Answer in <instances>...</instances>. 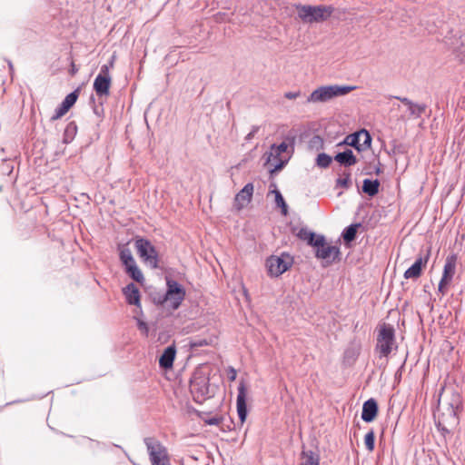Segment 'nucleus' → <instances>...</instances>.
<instances>
[{
    "mask_svg": "<svg viewBox=\"0 0 465 465\" xmlns=\"http://www.w3.org/2000/svg\"><path fill=\"white\" fill-rule=\"evenodd\" d=\"M126 274L132 278L134 281L143 283L144 281L143 274L142 271L139 269L137 264L135 266H129L127 270L125 271Z\"/></svg>",
    "mask_w": 465,
    "mask_h": 465,
    "instance_id": "bb28decb",
    "label": "nucleus"
},
{
    "mask_svg": "<svg viewBox=\"0 0 465 465\" xmlns=\"http://www.w3.org/2000/svg\"><path fill=\"white\" fill-rule=\"evenodd\" d=\"M76 72H77V69L75 68L74 64H72L71 74L74 75Z\"/></svg>",
    "mask_w": 465,
    "mask_h": 465,
    "instance_id": "09e8293b",
    "label": "nucleus"
},
{
    "mask_svg": "<svg viewBox=\"0 0 465 465\" xmlns=\"http://www.w3.org/2000/svg\"><path fill=\"white\" fill-rule=\"evenodd\" d=\"M296 10L299 18L305 24L322 23L332 14L333 8L327 5H298Z\"/></svg>",
    "mask_w": 465,
    "mask_h": 465,
    "instance_id": "7ed1b4c3",
    "label": "nucleus"
},
{
    "mask_svg": "<svg viewBox=\"0 0 465 465\" xmlns=\"http://www.w3.org/2000/svg\"><path fill=\"white\" fill-rule=\"evenodd\" d=\"M291 159V156H282L279 158H272V161H275V164L273 165V168L270 170V174L273 175L274 173H277L278 172L282 171L285 165L288 163L289 160Z\"/></svg>",
    "mask_w": 465,
    "mask_h": 465,
    "instance_id": "cd10ccee",
    "label": "nucleus"
},
{
    "mask_svg": "<svg viewBox=\"0 0 465 465\" xmlns=\"http://www.w3.org/2000/svg\"><path fill=\"white\" fill-rule=\"evenodd\" d=\"M293 263V258L287 252L281 255H272L266 260L268 273L272 277H278L288 271Z\"/></svg>",
    "mask_w": 465,
    "mask_h": 465,
    "instance_id": "0eeeda50",
    "label": "nucleus"
},
{
    "mask_svg": "<svg viewBox=\"0 0 465 465\" xmlns=\"http://www.w3.org/2000/svg\"><path fill=\"white\" fill-rule=\"evenodd\" d=\"M258 129H259L258 127H254V128L252 129V132H250V133L246 135V140H250V139L254 135V134L258 131Z\"/></svg>",
    "mask_w": 465,
    "mask_h": 465,
    "instance_id": "c03bdc74",
    "label": "nucleus"
},
{
    "mask_svg": "<svg viewBox=\"0 0 465 465\" xmlns=\"http://www.w3.org/2000/svg\"><path fill=\"white\" fill-rule=\"evenodd\" d=\"M77 133V126L74 122L69 123L64 132L63 142L64 143H71Z\"/></svg>",
    "mask_w": 465,
    "mask_h": 465,
    "instance_id": "b1692460",
    "label": "nucleus"
},
{
    "mask_svg": "<svg viewBox=\"0 0 465 465\" xmlns=\"http://www.w3.org/2000/svg\"><path fill=\"white\" fill-rule=\"evenodd\" d=\"M393 98L401 101V105L397 104V108L401 113L417 116L430 114V112H427V105L425 104L414 103L406 97L393 96Z\"/></svg>",
    "mask_w": 465,
    "mask_h": 465,
    "instance_id": "ddd939ff",
    "label": "nucleus"
},
{
    "mask_svg": "<svg viewBox=\"0 0 465 465\" xmlns=\"http://www.w3.org/2000/svg\"><path fill=\"white\" fill-rule=\"evenodd\" d=\"M208 342L205 339H196L192 342L193 347H202L207 345Z\"/></svg>",
    "mask_w": 465,
    "mask_h": 465,
    "instance_id": "4c0bfd02",
    "label": "nucleus"
},
{
    "mask_svg": "<svg viewBox=\"0 0 465 465\" xmlns=\"http://www.w3.org/2000/svg\"><path fill=\"white\" fill-rule=\"evenodd\" d=\"M335 160L340 163L344 167L349 166V149L344 150L341 153H339L335 156Z\"/></svg>",
    "mask_w": 465,
    "mask_h": 465,
    "instance_id": "2f4dec72",
    "label": "nucleus"
},
{
    "mask_svg": "<svg viewBox=\"0 0 465 465\" xmlns=\"http://www.w3.org/2000/svg\"><path fill=\"white\" fill-rule=\"evenodd\" d=\"M272 193L275 195V203H276V205L279 208H281L282 214L286 215L287 213H288V206H287V203H285V200H284L283 196L282 195L281 192L279 190H277V189H274L272 191Z\"/></svg>",
    "mask_w": 465,
    "mask_h": 465,
    "instance_id": "c85d7f7f",
    "label": "nucleus"
},
{
    "mask_svg": "<svg viewBox=\"0 0 465 465\" xmlns=\"http://www.w3.org/2000/svg\"><path fill=\"white\" fill-rule=\"evenodd\" d=\"M113 62H111L110 65L104 64L101 67L100 74L94 79V89L98 96H107L109 94L112 83L109 69L110 67H113Z\"/></svg>",
    "mask_w": 465,
    "mask_h": 465,
    "instance_id": "f8f14e48",
    "label": "nucleus"
},
{
    "mask_svg": "<svg viewBox=\"0 0 465 465\" xmlns=\"http://www.w3.org/2000/svg\"><path fill=\"white\" fill-rule=\"evenodd\" d=\"M296 236L299 239L305 241L309 245L313 246L318 235L309 229L302 227L296 232Z\"/></svg>",
    "mask_w": 465,
    "mask_h": 465,
    "instance_id": "5701e85b",
    "label": "nucleus"
},
{
    "mask_svg": "<svg viewBox=\"0 0 465 465\" xmlns=\"http://www.w3.org/2000/svg\"><path fill=\"white\" fill-rule=\"evenodd\" d=\"M221 418L213 417L207 420V423L210 425H218L221 422Z\"/></svg>",
    "mask_w": 465,
    "mask_h": 465,
    "instance_id": "a19ab883",
    "label": "nucleus"
},
{
    "mask_svg": "<svg viewBox=\"0 0 465 465\" xmlns=\"http://www.w3.org/2000/svg\"><path fill=\"white\" fill-rule=\"evenodd\" d=\"M441 430H442L443 433L444 432H449V430L446 428H442Z\"/></svg>",
    "mask_w": 465,
    "mask_h": 465,
    "instance_id": "3c124183",
    "label": "nucleus"
},
{
    "mask_svg": "<svg viewBox=\"0 0 465 465\" xmlns=\"http://www.w3.org/2000/svg\"><path fill=\"white\" fill-rule=\"evenodd\" d=\"M349 143H350V140H349V134L346 135L344 137V139L342 140V142L341 143V144H345V145H349Z\"/></svg>",
    "mask_w": 465,
    "mask_h": 465,
    "instance_id": "de8ad7c7",
    "label": "nucleus"
},
{
    "mask_svg": "<svg viewBox=\"0 0 465 465\" xmlns=\"http://www.w3.org/2000/svg\"><path fill=\"white\" fill-rule=\"evenodd\" d=\"M117 249L121 262H132V259H134L130 248L128 247V242L124 244H119Z\"/></svg>",
    "mask_w": 465,
    "mask_h": 465,
    "instance_id": "393cba45",
    "label": "nucleus"
},
{
    "mask_svg": "<svg viewBox=\"0 0 465 465\" xmlns=\"http://www.w3.org/2000/svg\"><path fill=\"white\" fill-rule=\"evenodd\" d=\"M371 136L367 130L361 129L351 134V147L355 148L358 152L368 150L371 147Z\"/></svg>",
    "mask_w": 465,
    "mask_h": 465,
    "instance_id": "4468645a",
    "label": "nucleus"
},
{
    "mask_svg": "<svg viewBox=\"0 0 465 465\" xmlns=\"http://www.w3.org/2000/svg\"><path fill=\"white\" fill-rule=\"evenodd\" d=\"M295 140L296 136L289 134L280 144H272L271 151L266 157V163H271L272 158L282 157L281 155L282 153H286L287 156L290 155L292 157L294 151Z\"/></svg>",
    "mask_w": 465,
    "mask_h": 465,
    "instance_id": "9d476101",
    "label": "nucleus"
},
{
    "mask_svg": "<svg viewBox=\"0 0 465 465\" xmlns=\"http://www.w3.org/2000/svg\"><path fill=\"white\" fill-rule=\"evenodd\" d=\"M379 180L364 179L362 182L361 191L370 197L375 196L379 193Z\"/></svg>",
    "mask_w": 465,
    "mask_h": 465,
    "instance_id": "4be33fe9",
    "label": "nucleus"
},
{
    "mask_svg": "<svg viewBox=\"0 0 465 465\" xmlns=\"http://www.w3.org/2000/svg\"><path fill=\"white\" fill-rule=\"evenodd\" d=\"M457 254L452 253L447 256L443 267L442 276L439 282L438 292L445 295L448 291V286L450 284L455 272L457 265Z\"/></svg>",
    "mask_w": 465,
    "mask_h": 465,
    "instance_id": "1a4fd4ad",
    "label": "nucleus"
},
{
    "mask_svg": "<svg viewBox=\"0 0 465 465\" xmlns=\"http://www.w3.org/2000/svg\"><path fill=\"white\" fill-rule=\"evenodd\" d=\"M359 229H363V226L361 223H351V242L354 240Z\"/></svg>",
    "mask_w": 465,
    "mask_h": 465,
    "instance_id": "72a5a7b5",
    "label": "nucleus"
},
{
    "mask_svg": "<svg viewBox=\"0 0 465 465\" xmlns=\"http://www.w3.org/2000/svg\"><path fill=\"white\" fill-rule=\"evenodd\" d=\"M122 264L124 267V271H126L127 268H129V266H135L136 265V262H135L134 259H132V262H122Z\"/></svg>",
    "mask_w": 465,
    "mask_h": 465,
    "instance_id": "79ce46f5",
    "label": "nucleus"
},
{
    "mask_svg": "<svg viewBox=\"0 0 465 465\" xmlns=\"http://www.w3.org/2000/svg\"><path fill=\"white\" fill-rule=\"evenodd\" d=\"M302 465H319V455L312 450L302 451Z\"/></svg>",
    "mask_w": 465,
    "mask_h": 465,
    "instance_id": "a878e982",
    "label": "nucleus"
},
{
    "mask_svg": "<svg viewBox=\"0 0 465 465\" xmlns=\"http://www.w3.org/2000/svg\"><path fill=\"white\" fill-rule=\"evenodd\" d=\"M315 248V255L319 259L327 262L335 261L338 257L340 251L337 246L328 245L323 235H318L313 243Z\"/></svg>",
    "mask_w": 465,
    "mask_h": 465,
    "instance_id": "9b49d317",
    "label": "nucleus"
},
{
    "mask_svg": "<svg viewBox=\"0 0 465 465\" xmlns=\"http://www.w3.org/2000/svg\"><path fill=\"white\" fill-rule=\"evenodd\" d=\"M309 145L311 148H316V149L322 148V139L319 135H314L311 139Z\"/></svg>",
    "mask_w": 465,
    "mask_h": 465,
    "instance_id": "473e14b6",
    "label": "nucleus"
},
{
    "mask_svg": "<svg viewBox=\"0 0 465 465\" xmlns=\"http://www.w3.org/2000/svg\"><path fill=\"white\" fill-rule=\"evenodd\" d=\"M430 255V251L428 250L427 253L424 256H420L416 259L415 262L405 271L403 276L407 280H417L421 274L423 268L426 267V264L429 261Z\"/></svg>",
    "mask_w": 465,
    "mask_h": 465,
    "instance_id": "2eb2a0df",
    "label": "nucleus"
},
{
    "mask_svg": "<svg viewBox=\"0 0 465 465\" xmlns=\"http://www.w3.org/2000/svg\"><path fill=\"white\" fill-rule=\"evenodd\" d=\"M337 185L347 187L349 185V173H343V177L337 179Z\"/></svg>",
    "mask_w": 465,
    "mask_h": 465,
    "instance_id": "f704fd0d",
    "label": "nucleus"
},
{
    "mask_svg": "<svg viewBox=\"0 0 465 465\" xmlns=\"http://www.w3.org/2000/svg\"><path fill=\"white\" fill-rule=\"evenodd\" d=\"M357 158L355 155L352 154V153L351 152V165H353L357 163Z\"/></svg>",
    "mask_w": 465,
    "mask_h": 465,
    "instance_id": "a18cd8bd",
    "label": "nucleus"
},
{
    "mask_svg": "<svg viewBox=\"0 0 465 465\" xmlns=\"http://www.w3.org/2000/svg\"><path fill=\"white\" fill-rule=\"evenodd\" d=\"M231 376H230V380L233 381L236 377V371L234 369H231Z\"/></svg>",
    "mask_w": 465,
    "mask_h": 465,
    "instance_id": "49530a36",
    "label": "nucleus"
},
{
    "mask_svg": "<svg viewBox=\"0 0 465 465\" xmlns=\"http://www.w3.org/2000/svg\"><path fill=\"white\" fill-rule=\"evenodd\" d=\"M237 413L241 424L242 425L247 418L248 410L246 404V387L243 382H241L238 386V395H237Z\"/></svg>",
    "mask_w": 465,
    "mask_h": 465,
    "instance_id": "dca6fc26",
    "label": "nucleus"
},
{
    "mask_svg": "<svg viewBox=\"0 0 465 465\" xmlns=\"http://www.w3.org/2000/svg\"><path fill=\"white\" fill-rule=\"evenodd\" d=\"M176 355V348L175 345H170L164 349L163 353L159 358V365L163 370H169L173 365V361Z\"/></svg>",
    "mask_w": 465,
    "mask_h": 465,
    "instance_id": "a211bd4d",
    "label": "nucleus"
},
{
    "mask_svg": "<svg viewBox=\"0 0 465 465\" xmlns=\"http://www.w3.org/2000/svg\"><path fill=\"white\" fill-rule=\"evenodd\" d=\"M374 442L375 434L374 431L371 430L364 437V444L369 451H372L374 450Z\"/></svg>",
    "mask_w": 465,
    "mask_h": 465,
    "instance_id": "7c9ffc66",
    "label": "nucleus"
},
{
    "mask_svg": "<svg viewBox=\"0 0 465 465\" xmlns=\"http://www.w3.org/2000/svg\"><path fill=\"white\" fill-rule=\"evenodd\" d=\"M365 312L361 313V319L355 322L354 329L357 330L358 328L362 329L365 325Z\"/></svg>",
    "mask_w": 465,
    "mask_h": 465,
    "instance_id": "e433bc0d",
    "label": "nucleus"
},
{
    "mask_svg": "<svg viewBox=\"0 0 465 465\" xmlns=\"http://www.w3.org/2000/svg\"><path fill=\"white\" fill-rule=\"evenodd\" d=\"M253 193V184L248 183L244 187L235 195L234 207L237 210L242 209L252 200Z\"/></svg>",
    "mask_w": 465,
    "mask_h": 465,
    "instance_id": "f3484780",
    "label": "nucleus"
},
{
    "mask_svg": "<svg viewBox=\"0 0 465 465\" xmlns=\"http://www.w3.org/2000/svg\"><path fill=\"white\" fill-rule=\"evenodd\" d=\"M167 290L164 293H155L153 301L157 305L165 306L172 311L177 310L185 298V289L176 281L166 278Z\"/></svg>",
    "mask_w": 465,
    "mask_h": 465,
    "instance_id": "f257e3e1",
    "label": "nucleus"
},
{
    "mask_svg": "<svg viewBox=\"0 0 465 465\" xmlns=\"http://www.w3.org/2000/svg\"><path fill=\"white\" fill-rule=\"evenodd\" d=\"M138 328L142 331H144L145 333L148 332V327L147 324L143 322L138 321Z\"/></svg>",
    "mask_w": 465,
    "mask_h": 465,
    "instance_id": "37998d69",
    "label": "nucleus"
},
{
    "mask_svg": "<svg viewBox=\"0 0 465 465\" xmlns=\"http://www.w3.org/2000/svg\"><path fill=\"white\" fill-rule=\"evenodd\" d=\"M190 391L194 401L202 403L209 394V379L201 372H194L190 380Z\"/></svg>",
    "mask_w": 465,
    "mask_h": 465,
    "instance_id": "6e6552de",
    "label": "nucleus"
},
{
    "mask_svg": "<svg viewBox=\"0 0 465 465\" xmlns=\"http://www.w3.org/2000/svg\"><path fill=\"white\" fill-rule=\"evenodd\" d=\"M143 122H144V124L147 125V127H149V124H148V122H147V117H144V118H143Z\"/></svg>",
    "mask_w": 465,
    "mask_h": 465,
    "instance_id": "8fccbe9b",
    "label": "nucleus"
},
{
    "mask_svg": "<svg viewBox=\"0 0 465 465\" xmlns=\"http://www.w3.org/2000/svg\"><path fill=\"white\" fill-rule=\"evenodd\" d=\"M375 352L379 358H388L393 350L397 349L395 329L389 323L379 324L377 328Z\"/></svg>",
    "mask_w": 465,
    "mask_h": 465,
    "instance_id": "f03ea898",
    "label": "nucleus"
},
{
    "mask_svg": "<svg viewBox=\"0 0 465 465\" xmlns=\"http://www.w3.org/2000/svg\"><path fill=\"white\" fill-rule=\"evenodd\" d=\"M361 351V344L360 342L353 344L352 351H351V357L354 355H359Z\"/></svg>",
    "mask_w": 465,
    "mask_h": 465,
    "instance_id": "ea45409f",
    "label": "nucleus"
},
{
    "mask_svg": "<svg viewBox=\"0 0 465 465\" xmlns=\"http://www.w3.org/2000/svg\"><path fill=\"white\" fill-rule=\"evenodd\" d=\"M331 163V157L324 153H319L316 158L317 165L320 167H322V168L328 167Z\"/></svg>",
    "mask_w": 465,
    "mask_h": 465,
    "instance_id": "c756f323",
    "label": "nucleus"
},
{
    "mask_svg": "<svg viewBox=\"0 0 465 465\" xmlns=\"http://www.w3.org/2000/svg\"><path fill=\"white\" fill-rule=\"evenodd\" d=\"M300 92H288L284 94V97L287 99H296L300 96Z\"/></svg>",
    "mask_w": 465,
    "mask_h": 465,
    "instance_id": "58836bf2",
    "label": "nucleus"
},
{
    "mask_svg": "<svg viewBox=\"0 0 465 465\" xmlns=\"http://www.w3.org/2000/svg\"><path fill=\"white\" fill-rule=\"evenodd\" d=\"M347 94H349L348 85H322L312 92L307 98V102L312 104L327 103Z\"/></svg>",
    "mask_w": 465,
    "mask_h": 465,
    "instance_id": "20e7f679",
    "label": "nucleus"
},
{
    "mask_svg": "<svg viewBox=\"0 0 465 465\" xmlns=\"http://www.w3.org/2000/svg\"><path fill=\"white\" fill-rule=\"evenodd\" d=\"M354 89H355V87L351 85L350 90L352 91Z\"/></svg>",
    "mask_w": 465,
    "mask_h": 465,
    "instance_id": "603ef678",
    "label": "nucleus"
},
{
    "mask_svg": "<svg viewBox=\"0 0 465 465\" xmlns=\"http://www.w3.org/2000/svg\"><path fill=\"white\" fill-rule=\"evenodd\" d=\"M123 292L125 296L127 303L141 307L140 302V292L136 285L133 282L127 284L124 289Z\"/></svg>",
    "mask_w": 465,
    "mask_h": 465,
    "instance_id": "aec40b11",
    "label": "nucleus"
},
{
    "mask_svg": "<svg viewBox=\"0 0 465 465\" xmlns=\"http://www.w3.org/2000/svg\"><path fill=\"white\" fill-rule=\"evenodd\" d=\"M342 242L345 247H349V226H346L341 232Z\"/></svg>",
    "mask_w": 465,
    "mask_h": 465,
    "instance_id": "c9c22d12",
    "label": "nucleus"
},
{
    "mask_svg": "<svg viewBox=\"0 0 465 465\" xmlns=\"http://www.w3.org/2000/svg\"><path fill=\"white\" fill-rule=\"evenodd\" d=\"M79 96V90H74L71 94L65 96L64 100L62 102L61 105L56 110L55 116H63L68 113V111L73 107V105L76 103Z\"/></svg>",
    "mask_w": 465,
    "mask_h": 465,
    "instance_id": "412c9836",
    "label": "nucleus"
},
{
    "mask_svg": "<svg viewBox=\"0 0 465 465\" xmlns=\"http://www.w3.org/2000/svg\"><path fill=\"white\" fill-rule=\"evenodd\" d=\"M152 465H171L167 449L153 438L143 440Z\"/></svg>",
    "mask_w": 465,
    "mask_h": 465,
    "instance_id": "423d86ee",
    "label": "nucleus"
},
{
    "mask_svg": "<svg viewBox=\"0 0 465 465\" xmlns=\"http://www.w3.org/2000/svg\"><path fill=\"white\" fill-rule=\"evenodd\" d=\"M378 404L374 399H369L363 403L361 419L365 422H371L377 416Z\"/></svg>",
    "mask_w": 465,
    "mask_h": 465,
    "instance_id": "6ab92c4d",
    "label": "nucleus"
},
{
    "mask_svg": "<svg viewBox=\"0 0 465 465\" xmlns=\"http://www.w3.org/2000/svg\"><path fill=\"white\" fill-rule=\"evenodd\" d=\"M134 246L137 254L145 264L152 269L159 267L158 252L148 239L140 236L135 237Z\"/></svg>",
    "mask_w": 465,
    "mask_h": 465,
    "instance_id": "39448f33",
    "label": "nucleus"
}]
</instances>
